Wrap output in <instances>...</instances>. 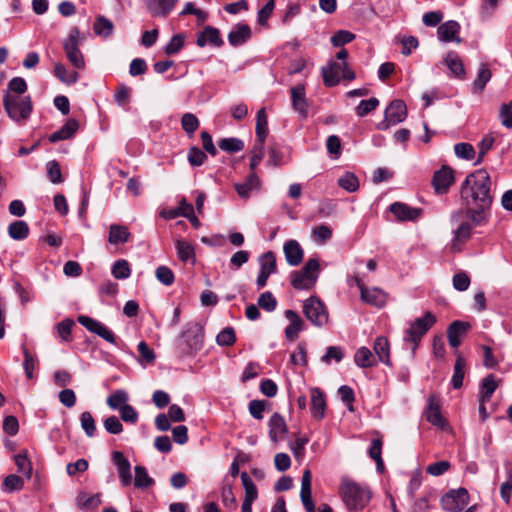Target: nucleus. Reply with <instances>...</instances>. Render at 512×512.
Masks as SVG:
<instances>
[{
    "instance_id": "obj_1",
    "label": "nucleus",
    "mask_w": 512,
    "mask_h": 512,
    "mask_svg": "<svg viewBox=\"0 0 512 512\" xmlns=\"http://www.w3.org/2000/svg\"><path fill=\"white\" fill-rule=\"evenodd\" d=\"M461 199L464 209L452 216V221L459 224L454 232L453 250H459L458 243L469 239L472 229L487 221L493 197L491 179L486 170H476L466 177L461 185Z\"/></svg>"
},
{
    "instance_id": "obj_2",
    "label": "nucleus",
    "mask_w": 512,
    "mask_h": 512,
    "mask_svg": "<svg viewBox=\"0 0 512 512\" xmlns=\"http://www.w3.org/2000/svg\"><path fill=\"white\" fill-rule=\"evenodd\" d=\"M339 494L348 511L364 509L371 499V492L367 486L361 485L348 477L341 480Z\"/></svg>"
},
{
    "instance_id": "obj_3",
    "label": "nucleus",
    "mask_w": 512,
    "mask_h": 512,
    "mask_svg": "<svg viewBox=\"0 0 512 512\" xmlns=\"http://www.w3.org/2000/svg\"><path fill=\"white\" fill-rule=\"evenodd\" d=\"M347 57L348 51L342 48L336 54L335 60H330L326 66L322 67L321 73L325 86H336L341 79L348 81L355 79V73L346 62Z\"/></svg>"
},
{
    "instance_id": "obj_4",
    "label": "nucleus",
    "mask_w": 512,
    "mask_h": 512,
    "mask_svg": "<svg viewBox=\"0 0 512 512\" xmlns=\"http://www.w3.org/2000/svg\"><path fill=\"white\" fill-rule=\"evenodd\" d=\"M204 330L199 323H189L176 340V349L180 356H190L202 349Z\"/></svg>"
},
{
    "instance_id": "obj_5",
    "label": "nucleus",
    "mask_w": 512,
    "mask_h": 512,
    "mask_svg": "<svg viewBox=\"0 0 512 512\" xmlns=\"http://www.w3.org/2000/svg\"><path fill=\"white\" fill-rule=\"evenodd\" d=\"M436 317L431 312H426L422 317L415 319L406 329L404 342L415 353L422 337L435 324Z\"/></svg>"
},
{
    "instance_id": "obj_6",
    "label": "nucleus",
    "mask_w": 512,
    "mask_h": 512,
    "mask_svg": "<svg viewBox=\"0 0 512 512\" xmlns=\"http://www.w3.org/2000/svg\"><path fill=\"white\" fill-rule=\"evenodd\" d=\"M319 271L318 259L310 258L301 270L291 273V285L297 290H309L315 285Z\"/></svg>"
},
{
    "instance_id": "obj_7",
    "label": "nucleus",
    "mask_w": 512,
    "mask_h": 512,
    "mask_svg": "<svg viewBox=\"0 0 512 512\" xmlns=\"http://www.w3.org/2000/svg\"><path fill=\"white\" fill-rule=\"evenodd\" d=\"M3 104L8 116L16 122L26 120L32 112L30 96L22 97L7 92L4 95Z\"/></svg>"
},
{
    "instance_id": "obj_8",
    "label": "nucleus",
    "mask_w": 512,
    "mask_h": 512,
    "mask_svg": "<svg viewBox=\"0 0 512 512\" xmlns=\"http://www.w3.org/2000/svg\"><path fill=\"white\" fill-rule=\"evenodd\" d=\"M83 41V37L77 27L70 29L68 37L63 42V49L66 58L75 69L82 70L85 68V59L79 46Z\"/></svg>"
},
{
    "instance_id": "obj_9",
    "label": "nucleus",
    "mask_w": 512,
    "mask_h": 512,
    "mask_svg": "<svg viewBox=\"0 0 512 512\" xmlns=\"http://www.w3.org/2000/svg\"><path fill=\"white\" fill-rule=\"evenodd\" d=\"M303 313L317 327H322L328 322V313L319 298L310 297L306 299L303 303Z\"/></svg>"
},
{
    "instance_id": "obj_10",
    "label": "nucleus",
    "mask_w": 512,
    "mask_h": 512,
    "mask_svg": "<svg viewBox=\"0 0 512 512\" xmlns=\"http://www.w3.org/2000/svg\"><path fill=\"white\" fill-rule=\"evenodd\" d=\"M407 116V108L402 100L392 101L385 109L384 120L377 124L379 130H387L390 126L401 123Z\"/></svg>"
},
{
    "instance_id": "obj_11",
    "label": "nucleus",
    "mask_w": 512,
    "mask_h": 512,
    "mask_svg": "<svg viewBox=\"0 0 512 512\" xmlns=\"http://www.w3.org/2000/svg\"><path fill=\"white\" fill-rule=\"evenodd\" d=\"M469 504V494L465 488L451 490L441 498L442 508L448 512L462 511Z\"/></svg>"
},
{
    "instance_id": "obj_12",
    "label": "nucleus",
    "mask_w": 512,
    "mask_h": 512,
    "mask_svg": "<svg viewBox=\"0 0 512 512\" xmlns=\"http://www.w3.org/2000/svg\"><path fill=\"white\" fill-rule=\"evenodd\" d=\"M78 322L82 326H84L88 331L97 334L99 337L103 338L107 342L112 344L115 343L114 333L101 322L88 316H79Z\"/></svg>"
},
{
    "instance_id": "obj_13",
    "label": "nucleus",
    "mask_w": 512,
    "mask_h": 512,
    "mask_svg": "<svg viewBox=\"0 0 512 512\" xmlns=\"http://www.w3.org/2000/svg\"><path fill=\"white\" fill-rule=\"evenodd\" d=\"M78 322L82 326H84L88 331L97 334L99 337L103 338L107 342L112 344L115 343L114 333L101 322L88 316H79Z\"/></svg>"
},
{
    "instance_id": "obj_14",
    "label": "nucleus",
    "mask_w": 512,
    "mask_h": 512,
    "mask_svg": "<svg viewBox=\"0 0 512 512\" xmlns=\"http://www.w3.org/2000/svg\"><path fill=\"white\" fill-rule=\"evenodd\" d=\"M78 322L82 326H84L88 331L97 334L99 337L103 338L107 342L112 344L115 343L114 333L101 322L88 316H79Z\"/></svg>"
},
{
    "instance_id": "obj_15",
    "label": "nucleus",
    "mask_w": 512,
    "mask_h": 512,
    "mask_svg": "<svg viewBox=\"0 0 512 512\" xmlns=\"http://www.w3.org/2000/svg\"><path fill=\"white\" fill-rule=\"evenodd\" d=\"M78 322L82 326H84L88 331L97 334L99 337L103 338L107 342L112 344L115 343L114 333L101 322L88 316H79Z\"/></svg>"
},
{
    "instance_id": "obj_16",
    "label": "nucleus",
    "mask_w": 512,
    "mask_h": 512,
    "mask_svg": "<svg viewBox=\"0 0 512 512\" xmlns=\"http://www.w3.org/2000/svg\"><path fill=\"white\" fill-rule=\"evenodd\" d=\"M454 172L446 165L435 171L432 178V185L438 194L446 193L449 187L454 183Z\"/></svg>"
},
{
    "instance_id": "obj_17",
    "label": "nucleus",
    "mask_w": 512,
    "mask_h": 512,
    "mask_svg": "<svg viewBox=\"0 0 512 512\" xmlns=\"http://www.w3.org/2000/svg\"><path fill=\"white\" fill-rule=\"evenodd\" d=\"M356 284L361 292V299L373 306L383 307L387 300L386 293L379 288L367 289L360 279H356Z\"/></svg>"
},
{
    "instance_id": "obj_18",
    "label": "nucleus",
    "mask_w": 512,
    "mask_h": 512,
    "mask_svg": "<svg viewBox=\"0 0 512 512\" xmlns=\"http://www.w3.org/2000/svg\"><path fill=\"white\" fill-rule=\"evenodd\" d=\"M268 427L269 438L274 444H277L279 441L283 440L288 433V427L285 419L278 412H275L270 417L268 421Z\"/></svg>"
},
{
    "instance_id": "obj_19",
    "label": "nucleus",
    "mask_w": 512,
    "mask_h": 512,
    "mask_svg": "<svg viewBox=\"0 0 512 512\" xmlns=\"http://www.w3.org/2000/svg\"><path fill=\"white\" fill-rule=\"evenodd\" d=\"M389 210L394 214L398 221H416L422 215L421 208L410 207L401 202H395L390 205Z\"/></svg>"
},
{
    "instance_id": "obj_20",
    "label": "nucleus",
    "mask_w": 512,
    "mask_h": 512,
    "mask_svg": "<svg viewBox=\"0 0 512 512\" xmlns=\"http://www.w3.org/2000/svg\"><path fill=\"white\" fill-rule=\"evenodd\" d=\"M111 456L113 463L117 467L122 486H129L132 482L130 462L120 451H114Z\"/></svg>"
},
{
    "instance_id": "obj_21",
    "label": "nucleus",
    "mask_w": 512,
    "mask_h": 512,
    "mask_svg": "<svg viewBox=\"0 0 512 512\" xmlns=\"http://www.w3.org/2000/svg\"><path fill=\"white\" fill-rule=\"evenodd\" d=\"M470 324L464 321H453L447 329V337L449 344L453 348H458L462 343V338L467 334L470 329Z\"/></svg>"
},
{
    "instance_id": "obj_22",
    "label": "nucleus",
    "mask_w": 512,
    "mask_h": 512,
    "mask_svg": "<svg viewBox=\"0 0 512 512\" xmlns=\"http://www.w3.org/2000/svg\"><path fill=\"white\" fill-rule=\"evenodd\" d=\"M293 109L302 117L306 118L308 114V103L305 97V88L303 85H297L290 89Z\"/></svg>"
},
{
    "instance_id": "obj_23",
    "label": "nucleus",
    "mask_w": 512,
    "mask_h": 512,
    "mask_svg": "<svg viewBox=\"0 0 512 512\" xmlns=\"http://www.w3.org/2000/svg\"><path fill=\"white\" fill-rule=\"evenodd\" d=\"M460 30L458 22L449 20L438 27L437 34L438 38L442 42H461V39L457 36Z\"/></svg>"
},
{
    "instance_id": "obj_24",
    "label": "nucleus",
    "mask_w": 512,
    "mask_h": 512,
    "mask_svg": "<svg viewBox=\"0 0 512 512\" xmlns=\"http://www.w3.org/2000/svg\"><path fill=\"white\" fill-rule=\"evenodd\" d=\"M311 414L315 419L321 420L325 415L326 401L324 393L319 388L310 390Z\"/></svg>"
},
{
    "instance_id": "obj_25",
    "label": "nucleus",
    "mask_w": 512,
    "mask_h": 512,
    "mask_svg": "<svg viewBox=\"0 0 512 512\" xmlns=\"http://www.w3.org/2000/svg\"><path fill=\"white\" fill-rule=\"evenodd\" d=\"M285 258L290 266H297L302 262L303 249L296 240H289L283 247Z\"/></svg>"
},
{
    "instance_id": "obj_26",
    "label": "nucleus",
    "mask_w": 512,
    "mask_h": 512,
    "mask_svg": "<svg viewBox=\"0 0 512 512\" xmlns=\"http://www.w3.org/2000/svg\"><path fill=\"white\" fill-rule=\"evenodd\" d=\"M285 317L290 321V324L285 328V336L288 340L293 341L303 330L304 323L301 317L293 310H286Z\"/></svg>"
},
{
    "instance_id": "obj_27",
    "label": "nucleus",
    "mask_w": 512,
    "mask_h": 512,
    "mask_svg": "<svg viewBox=\"0 0 512 512\" xmlns=\"http://www.w3.org/2000/svg\"><path fill=\"white\" fill-rule=\"evenodd\" d=\"M196 43L199 47H204L207 44L220 47L223 44V40L218 29L207 26L198 34Z\"/></svg>"
},
{
    "instance_id": "obj_28",
    "label": "nucleus",
    "mask_w": 512,
    "mask_h": 512,
    "mask_svg": "<svg viewBox=\"0 0 512 512\" xmlns=\"http://www.w3.org/2000/svg\"><path fill=\"white\" fill-rule=\"evenodd\" d=\"M251 37V29L247 24H237L228 34L229 43L236 47L247 42Z\"/></svg>"
},
{
    "instance_id": "obj_29",
    "label": "nucleus",
    "mask_w": 512,
    "mask_h": 512,
    "mask_svg": "<svg viewBox=\"0 0 512 512\" xmlns=\"http://www.w3.org/2000/svg\"><path fill=\"white\" fill-rule=\"evenodd\" d=\"M178 0H149L148 9L153 16L166 17Z\"/></svg>"
},
{
    "instance_id": "obj_30",
    "label": "nucleus",
    "mask_w": 512,
    "mask_h": 512,
    "mask_svg": "<svg viewBox=\"0 0 512 512\" xmlns=\"http://www.w3.org/2000/svg\"><path fill=\"white\" fill-rule=\"evenodd\" d=\"M426 419L432 425L443 428L445 425V420L442 417L440 412V407L438 402L436 401L435 396H430L428 400V408L426 411Z\"/></svg>"
},
{
    "instance_id": "obj_31",
    "label": "nucleus",
    "mask_w": 512,
    "mask_h": 512,
    "mask_svg": "<svg viewBox=\"0 0 512 512\" xmlns=\"http://www.w3.org/2000/svg\"><path fill=\"white\" fill-rule=\"evenodd\" d=\"M78 122L75 119H69L61 129L55 131L49 136L52 143L71 138L78 130Z\"/></svg>"
},
{
    "instance_id": "obj_32",
    "label": "nucleus",
    "mask_w": 512,
    "mask_h": 512,
    "mask_svg": "<svg viewBox=\"0 0 512 512\" xmlns=\"http://www.w3.org/2000/svg\"><path fill=\"white\" fill-rule=\"evenodd\" d=\"M354 362L360 368H370L377 365V358L367 347H360L354 354Z\"/></svg>"
},
{
    "instance_id": "obj_33",
    "label": "nucleus",
    "mask_w": 512,
    "mask_h": 512,
    "mask_svg": "<svg viewBox=\"0 0 512 512\" xmlns=\"http://www.w3.org/2000/svg\"><path fill=\"white\" fill-rule=\"evenodd\" d=\"M497 387L498 383L494 375L490 374L483 378L479 388V402H488Z\"/></svg>"
},
{
    "instance_id": "obj_34",
    "label": "nucleus",
    "mask_w": 512,
    "mask_h": 512,
    "mask_svg": "<svg viewBox=\"0 0 512 512\" xmlns=\"http://www.w3.org/2000/svg\"><path fill=\"white\" fill-rule=\"evenodd\" d=\"M373 349L380 362L385 365H391L390 347L387 338L383 336L377 337L374 341Z\"/></svg>"
},
{
    "instance_id": "obj_35",
    "label": "nucleus",
    "mask_w": 512,
    "mask_h": 512,
    "mask_svg": "<svg viewBox=\"0 0 512 512\" xmlns=\"http://www.w3.org/2000/svg\"><path fill=\"white\" fill-rule=\"evenodd\" d=\"M128 228L119 224H112L109 228L108 241L110 244L117 245L126 243L130 238Z\"/></svg>"
},
{
    "instance_id": "obj_36",
    "label": "nucleus",
    "mask_w": 512,
    "mask_h": 512,
    "mask_svg": "<svg viewBox=\"0 0 512 512\" xmlns=\"http://www.w3.org/2000/svg\"><path fill=\"white\" fill-rule=\"evenodd\" d=\"M455 355H456V361L454 364L452 385L455 389H459L463 385V379H464L465 368H466V360L458 351L455 352Z\"/></svg>"
},
{
    "instance_id": "obj_37",
    "label": "nucleus",
    "mask_w": 512,
    "mask_h": 512,
    "mask_svg": "<svg viewBox=\"0 0 512 512\" xmlns=\"http://www.w3.org/2000/svg\"><path fill=\"white\" fill-rule=\"evenodd\" d=\"M54 75L58 80L67 85L74 84L79 79V74L76 70H69L62 63L55 64Z\"/></svg>"
},
{
    "instance_id": "obj_38",
    "label": "nucleus",
    "mask_w": 512,
    "mask_h": 512,
    "mask_svg": "<svg viewBox=\"0 0 512 512\" xmlns=\"http://www.w3.org/2000/svg\"><path fill=\"white\" fill-rule=\"evenodd\" d=\"M259 185L260 180L258 176L253 172L247 177V179L243 183L235 184V189L240 197L248 198L250 192L254 189H257Z\"/></svg>"
},
{
    "instance_id": "obj_39",
    "label": "nucleus",
    "mask_w": 512,
    "mask_h": 512,
    "mask_svg": "<svg viewBox=\"0 0 512 512\" xmlns=\"http://www.w3.org/2000/svg\"><path fill=\"white\" fill-rule=\"evenodd\" d=\"M445 64L455 77L464 78L465 69L459 56L455 52H449L445 57Z\"/></svg>"
},
{
    "instance_id": "obj_40",
    "label": "nucleus",
    "mask_w": 512,
    "mask_h": 512,
    "mask_svg": "<svg viewBox=\"0 0 512 512\" xmlns=\"http://www.w3.org/2000/svg\"><path fill=\"white\" fill-rule=\"evenodd\" d=\"M491 77L492 73L487 64H481L477 78L473 82V91L475 93H481L484 90L486 84L490 81Z\"/></svg>"
},
{
    "instance_id": "obj_41",
    "label": "nucleus",
    "mask_w": 512,
    "mask_h": 512,
    "mask_svg": "<svg viewBox=\"0 0 512 512\" xmlns=\"http://www.w3.org/2000/svg\"><path fill=\"white\" fill-rule=\"evenodd\" d=\"M8 234L14 240H23L29 234V226L25 221H14L8 227Z\"/></svg>"
},
{
    "instance_id": "obj_42",
    "label": "nucleus",
    "mask_w": 512,
    "mask_h": 512,
    "mask_svg": "<svg viewBox=\"0 0 512 512\" xmlns=\"http://www.w3.org/2000/svg\"><path fill=\"white\" fill-rule=\"evenodd\" d=\"M267 125H268V120H267V115H266L265 109L261 108L257 112V117H256V137H257V141L260 143L265 142V138L268 133Z\"/></svg>"
},
{
    "instance_id": "obj_43",
    "label": "nucleus",
    "mask_w": 512,
    "mask_h": 512,
    "mask_svg": "<svg viewBox=\"0 0 512 512\" xmlns=\"http://www.w3.org/2000/svg\"><path fill=\"white\" fill-rule=\"evenodd\" d=\"M93 29L96 35L108 37L112 34L114 25L104 16H98L94 22Z\"/></svg>"
},
{
    "instance_id": "obj_44",
    "label": "nucleus",
    "mask_w": 512,
    "mask_h": 512,
    "mask_svg": "<svg viewBox=\"0 0 512 512\" xmlns=\"http://www.w3.org/2000/svg\"><path fill=\"white\" fill-rule=\"evenodd\" d=\"M176 250H177L178 257L180 258L181 261H183V262L191 261L192 263L195 262L194 248L187 241L178 240L176 242Z\"/></svg>"
},
{
    "instance_id": "obj_45",
    "label": "nucleus",
    "mask_w": 512,
    "mask_h": 512,
    "mask_svg": "<svg viewBox=\"0 0 512 512\" xmlns=\"http://www.w3.org/2000/svg\"><path fill=\"white\" fill-rule=\"evenodd\" d=\"M15 464L18 472L22 473L27 479L31 478L32 475V464L27 456V451L24 450L14 457Z\"/></svg>"
},
{
    "instance_id": "obj_46",
    "label": "nucleus",
    "mask_w": 512,
    "mask_h": 512,
    "mask_svg": "<svg viewBox=\"0 0 512 512\" xmlns=\"http://www.w3.org/2000/svg\"><path fill=\"white\" fill-rule=\"evenodd\" d=\"M129 397L126 391L116 390L108 396L106 403L113 410H119L122 406L127 405Z\"/></svg>"
},
{
    "instance_id": "obj_47",
    "label": "nucleus",
    "mask_w": 512,
    "mask_h": 512,
    "mask_svg": "<svg viewBox=\"0 0 512 512\" xmlns=\"http://www.w3.org/2000/svg\"><path fill=\"white\" fill-rule=\"evenodd\" d=\"M134 485L136 488H147L154 484V480L148 475V472L143 466H136L135 469Z\"/></svg>"
},
{
    "instance_id": "obj_48",
    "label": "nucleus",
    "mask_w": 512,
    "mask_h": 512,
    "mask_svg": "<svg viewBox=\"0 0 512 512\" xmlns=\"http://www.w3.org/2000/svg\"><path fill=\"white\" fill-rule=\"evenodd\" d=\"M259 264H260V271H262L268 275L274 274L277 270L276 257L274 255V253L271 251L264 253L260 257Z\"/></svg>"
},
{
    "instance_id": "obj_49",
    "label": "nucleus",
    "mask_w": 512,
    "mask_h": 512,
    "mask_svg": "<svg viewBox=\"0 0 512 512\" xmlns=\"http://www.w3.org/2000/svg\"><path fill=\"white\" fill-rule=\"evenodd\" d=\"M21 348L24 355L23 369L25 371V375L28 379H32L34 377V369L37 364L36 356L32 355L25 345H22Z\"/></svg>"
},
{
    "instance_id": "obj_50",
    "label": "nucleus",
    "mask_w": 512,
    "mask_h": 512,
    "mask_svg": "<svg viewBox=\"0 0 512 512\" xmlns=\"http://www.w3.org/2000/svg\"><path fill=\"white\" fill-rule=\"evenodd\" d=\"M218 146L223 151L235 153L244 148V143L238 138H223L218 142Z\"/></svg>"
},
{
    "instance_id": "obj_51",
    "label": "nucleus",
    "mask_w": 512,
    "mask_h": 512,
    "mask_svg": "<svg viewBox=\"0 0 512 512\" xmlns=\"http://www.w3.org/2000/svg\"><path fill=\"white\" fill-rule=\"evenodd\" d=\"M241 480L245 490L244 499L255 501L258 497L256 485L246 472L241 473Z\"/></svg>"
},
{
    "instance_id": "obj_52",
    "label": "nucleus",
    "mask_w": 512,
    "mask_h": 512,
    "mask_svg": "<svg viewBox=\"0 0 512 512\" xmlns=\"http://www.w3.org/2000/svg\"><path fill=\"white\" fill-rule=\"evenodd\" d=\"M81 428L87 437H93L96 432L95 420L89 411H85L80 415Z\"/></svg>"
},
{
    "instance_id": "obj_53",
    "label": "nucleus",
    "mask_w": 512,
    "mask_h": 512,
    "mask_svg": "<svg viewBox=\"0 0 512 512\" xmlns=\"http://www.w3.org/2000/svg\"><path fill=\"white\" fill-rule=\"evenodd\" d=\"M131 274L130 265L127 260H117L112 266V275L116 279H127Z\"/></svg>"
},
{
    "instance_id": "obj_54",
    "label": "nucleus",
    "mask_w": 512,
    "mask_h": 512,
    "mask_svg": "<svg viewBox=\"0 0 512 512\" xmlns=\"http://www.w3.org/2000/svg\"><path fill=\"white\" fill-rule=\"evenodd\" d=\"M221 498L224 506L230 510H235L237 508V501L232 491V484L226 483L221 492Z\"/></svg>"
},
{
    "instance_id": "obj_55",
    "label": "nucleus",
    "mask_w": 512,
    "mask_h": 512,
    "mask_svg": "<svg viewBox=\"0 0 512 512\" xmlns=\"http://www.w3.org/2000/svg\"><path fill=\"white\" fill-rule=\"evenodd\" d=\"M338 184L341 188L348 192H354L359 187L358 178L353 173H345L338 179Z\"/></svg>"
},
{
    "instance_id": "obj_56",
    "label": "nucleus",
    "mask_w": 512,
    "mask_h": 512,
    "mask_svg": "<svg viewBox=\"0 0 512 512\" xmlns=\"http://www.w3.org/2000/svg\"><path fill=\"white\" fill-rule=\"evenodd\" d=\"M379 105V100L375 97H372L368 100H362L358 106L356 107L355 111L357 116L364 117L373 110L377 108Z\"/></svg>"
},
{
    "instance_id": "obj_57",
    "label": "nucleus",
    "mask_w": 512,
    "mask_h": 512,
    "mask_svg": "<svg viewBox=\"0 0 512 512\" xmlns=\"http://www.w3.org/2000/svg\"><path fill=\"white\" fill-rule=\"evenodd\" d=\"M73 325V320L69 318L62 320L57 324V333L63 341L70 342L72 340L71 332Z\"/></svg>"
},
{
    "instance_id": "obj_58",
    "label": "nucleus",
    "mask_w": 512,
    "mask_h": 512,
    "mask_svg": "<svg viewBox=\"0 0 512 512\" xmlns=\"http://www.w3.org/2000/svg\"><path fill=\"white\" fill-rule=\"evenodd\" d=\"M181 125L183 130L192 135L199 127V120L192 113H185L181 118Z\"/></svg>"
},
{
    "instance_id": "obj_59",
    "label": "nucleus",
    "mask_w": 512,
    "mask_h": 512,
    "mask_svg": "<svg viewBox=\"0 0 512 512\" xmlns=\"http://www.w3.org/2000/svg\"><path fill=\"white\" fill-rule=\"evenodd\" d=\"M236 336L232 327H226L216 336V342L220 346H231L235 343Z\"/></svg>"
},
{
    "instance_id": "obj_60",
    "label": "nucleus",
    "mask_w": 512,
    "mask_h": 512,
    "mask_svg": "<svg viewBox=\"0 0 512 512\" xmlns=\"http://www.w3.org/2000/svg\"><path fill=\"white\" fill-rule=\"evenodd\" d=\"M155 277L159 282L165 286H170L174 283V273L167 266H159L155 271Z\"/></svg>"
},
{
    "instance_id": "obj_61",
    "label": "nucleus",
    "mask_w": 512,
    "mask_h": 512,
    "mask_svg": "<svg viewBox=\"0 0 512 512\" xmlns=\"http://www.w3.org/2000/svg\"><path fill=\"white\" fill-rule=\"evenodd\" d=\"M454 152L457 157L465 160H472L475 156V149L469 143H457L454 146Z\"/></svg>"
},
{
    "instance_id": "obj_62",
    "label": "nucleus",
    "mask_w": 512,
    "mask_h": 512,
    "mask_svg": "<svg viewBox=\"0 0 512 512\" xmlns=\"http://www.w3.org/2000/svg\"><path fill=\"white\" fill-rule=\"evenodd\" d=\"M258 305L268 311V312H272L275 310L276 306H277V301L275 299V297L273 296V294L269 291L267 292H264L262 293L259 298H258Z\"/></svg>"
},
{
    "instance_id": "obj_63",
    "label": "nucleus",
    "mask_w": 512,
    "mask_h": 512,
    "mask_svg": "<svg viewBox=\"0 0 512 512\" xmlns=\"http://www.w3.org/2000/svg\"><path fill=\"white\" fill-rule=\"evenodd\" d=\"M131 89L125 85H120L115 94V102L122 108H125L130 100Z\"/></svg>"
},
{
    "instance_id": "obj_64",
    "label": "nucleus",
    "mask_w": 512,
    "mask_h": 512,
    "mask_svg": "<svg viewBox=\"0 0 512 512\" xmlns=\"http://www.w3.org/2000/svg\"><path fill=\"white\" fill-rule=\"evenodd\" d=\"M500 120L503 126L512 128V102L501 105Z\"/></svg>"
}]
</instances>
